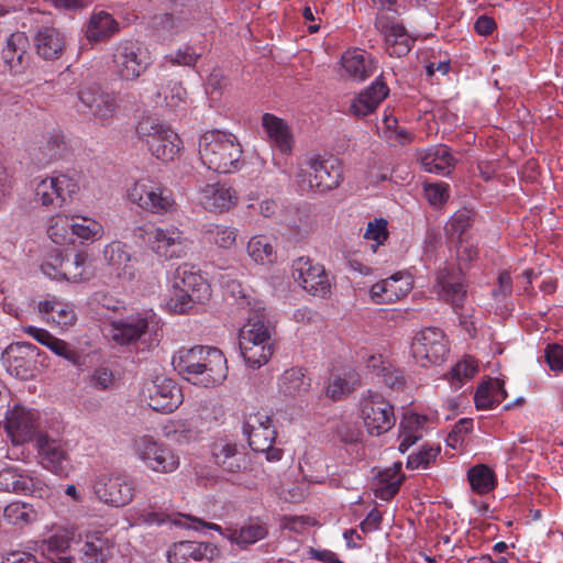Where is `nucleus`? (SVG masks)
Here are the masks:
<instances>
[{
	"label": "nucleus",
	"mask_w": 563,
	"mask_h": 563,
	"mask_svg": "<svg viewBox=\"0 0 563 563\" xmlns=\"http://www.w3.org/2000/svg\"><path fill=\"white\" fill-rule=\"evenodd\" d=\"M172 363L185 379L202 387L219 385L228 375L227 358L217 347L197 345L180 349Z\"/></svg>",
	"instance_id": "f257e3e1"
},
{
	"label": "nucleus",
	"mask_w": 563,
	"mask_h": 563,
	"mask_svg": "<svg viewBox=\"0 0 563 563\" xmlns=\"http://www.w3.org/2000/svg\"><path fill=\"white\" fill-rule=\"evenodd\" d=\"M242 146L232 133L219 130L208 131L199 139V155L202 163L220 174H228L240 168Z\"/></svg>",
	"instance_id": "f03ea898"
},
{
	"label": "nucleus",
	"mask_w": 563,
	"mask_h": 563,
	"mask_svg": "<svg viewBox=\"0 0 563 563\" xmlns=\"http://www.w3.org/2000/svg\"><path fill=\"white\" fill-rule=\"evenodd\" d=\"M342 167L339 159L330 156H312L307 159L306 168L297 174L298 186L303 191L328 192L340 186Z\"/></svg>",
	"instance_id": "7ed1b4c3"
},
{
	"label": "nucleus",
	"mask_w": 563,
	"mask_h": 563,
	"mask_svg": "<svg viewBox=\"0 0 563 563\" xmlns=\"http://www.w3.org/2000/svg\"><path fill=\"white\" fill-rule=\"evenodd\" d=\"M136 134L146 143L152 155L164 162L173 161L181 148L177 133L151 117L139 121Z\"/></svg>",
	"instance_id": "20e7f679"
},
{
	"label": "nucleus",
	"mask_w": 563,
	"mask_h": 563,
	"mask_svg": "<svg viewBox=\"0 0 563 563\" xmlns=\"http://www.w3.org/2000/svg\"><path fill=\"white\" fill-rule=\"evenodd\" d=\"M113 69L122 80H135L152 64L151 55L139 41H120L112 54Z\"/></svg>",
	"instance_id": "39448f33"
},
{
	"label": "nucleus",
	"mask_w": 563,
	"mask_h": 563,
	"mask_svg": "<svg viewBox=\"0 0 563 563\" xmlns=\"http://www.w3.org/2000/svg\"><path fill=\"white\" fill-rule=\"evenodd\" d=\"M243 431L253 451L266 453V459L271 462L282 459L283 450L273 446L277 432L266 412L250 415L244 422Z\"/></svg>",
	"instance_id": "423d86ee"
},
{
	"label": "nucleus",
	"mask_w": 563,
	"mask_h": 563,
	"mask_svg": "<svg viewBox=\"0 0 563 563\" xmlns=\"http://www.w3.org/2000/svg\"><path fill=\"white\" fill-rule=\"evenodd\" d=\"M448 353L445 334L439 328H424L418 331L412 339V357L423 367L442 364Z\"/></svg>",
	"instance_id": "0eeeda50"
},
{
	"label": "nucleus",
	"mask_w": 563,
	"mask_h": 563,
	"mask_svg": "<svg viewBox=\"0 0 563 563\" xmlns=\"http://www.w3.org/2000/svg\"><path fill=\"white\" fill-rule=\"evenodd\" d=\"M128 196L131 202L157 214L169 212L175 205L170 191L151 179L136 181L129 189Z\"/></svg>",
	"instance_id": "6e6552de"
},
{
	"label": "nucleus",
	"mask_w": 563,
	"mask_h": 563,
	"mask_svg": "<svg viewBox=\"0 0 563 563\" xmlns=\"http://www.w3.org/2000/svg\"><path fill=\"white\" fill-rule=\"evenodd\" d=\"M361 412L364 424L372 435L387 432L396 422L394 407L380 394L372 390L362 398Z\"/></svg>",
	"instance_id": "1a4fd4ad"
},
{
	"label": "nucleus",
	"mask_w": 563,
	"mask_h": 563,
	"mask_svg": "<svg viewBox=\"0 0 563 563\" xmlns=\"http://www.w3.org/2000/svg\"><path fill=\"white\" fill-rule=\"evenodd\" d=\"M79 183L76 178L58 174L36 183L34 192L35 200L44 207L60 208L69 198L71 199L79 191Z\"/></svg>",
	"instance_id": "9d476101"
},
{
	"label": "nucleus",
	"mask_w": 563,
	"mask_h": 563,
	"mask_svg": "<svg viewBox=\"0 0 563 563\" xmlns=\"http://www.w3.org/2000/svg\"><path fill=\"white\" fill-rule=\"evenodd\" d=\"M78 101L75 108L79 113L89 114L102 124L108 123L114 115L115 99L103 91L98 85H87L77 92Z\"/></svg>",
	"instance_id": "9b49d317"
},
{
	"label": "nucleus",
	"mask_w": 563,
	"mask_h": 563,
	"mask_svg": "<svg viewBox=\"0 0 563 563\" xmlns=\"http://www.w3.org/2000/svg\"><path fill=\"white\" fill-rule=\"evenodd\" d=\"M40 464L59 477H68L73 470L71 460L65 442L41 433L36 438Z\"/></svg>",
	"instance_id": "f8f14e48"
},
{
	"label": "nucleus",
	"mask_w": 563,
	"mask_h": 563,
	"mask_svg": "<svg viewBox=\"0 0 563 563\" xmlns=\"http://www.w3.org/2000/svg\"><path fill=\"white\" fill-rule=\"evenodd\" d=\"M40 350L29 342L11 343L2 353L1 360L8 373L22 380L31 379L36 373Z\"/></svg>",
	"instance_id": "ddd939ff"
},
{
	"label": "nucleus",
	"mask_w": 563,
	"mask_h": 563,
	"mask_svg": "<svg viewBox=\"0 0 563 563\" xmlns=\"http://www.w3.org/2000/svg\"><path fill=\"white\" fill-rule=\"evenodd\" d=\"M294 279L309 294L325 298L331 292V283L324 267L313 264L309 257H298L292 262Z\"/></svg>",
	"instance_id": "4468645a"
},
{
	"label": "nucleus",
	"mask_w": 563,
	"mask_h": 563,
	"mask_svg": "<svg viewBox=\"0 0 563 563\" xmlns=\"http://www.w3.org/2000/svg\"><path fill=\"white\" fill-rule=\"evenodd\" d=\"M435 280L434 287L439 298L450 303L453 310L459 313V310L464 307L467 294L462 268L454 264H445L444 267L438 271Z\"/></svg>",
	"instance_id": "2eb2a0df"
},
{
	"label": "nucleus",
	"mask_w": 563,
	"mask_h": 563,
	"mask_svg": "<svg viewBox=\"0 0 563 563\" xmlns=\"http://www.w3.org/2000/svg\"><path fill=\"white\" fill-rule=\"evenodd\" d=\"M4 428L14 444L32 441L41 434L40 412L22 405H14L7 412Z\"/></svg>",
	"instance_id": "dca6fc26"
},
{
	"label": "nucleus",
	"mask_w": 563,
	"mask_h": 563,
	"mask_svg": "<svg viewBox=\"0 0 563 563\" xmlns=\"http://www.w3.org/2000/svg\"><path fill=\"white\" fill-rule=\"evenodd\" d=\"M135 450L139 457L154 472L170 473L179 466V457L150 435L136 439Z\"/></svg>",
	"instance_id": "f3484780"
},
{
	"label": "nucleus",
	"mask_w": 563,
	"mask_h": 563,
	"mask_svg": "<svg viewBox=\"0 0 563 563\" xmlns=\"http://www.w3.org/2000/svg\"><path fill=\"white\" fill-rule=\"evenodd\" d=\"M93 490L97 497L107 505L123 507L134 496V485L124 476L102 474L97 477Z\"/></svg>",
	"instance_id": "a211bd4d"
},
{
	"label": "nucleus",
	"mask_w": 563,
	"mask_h": 563,
	"mask_svg": "<svg viewBox=\"0 0 563 563\" xmlns=\"http://www.w3.org/2000/svg\"><path fill=\"white\" fill-rule=\"evenodd\" d=\"M148 406L155 411L172 412L183 402L178 385L164 375L156 376L146 385Z\"/></svg>",
	"instance_id": "6ab92c4d"
},
{
	"label": "nucleus",
	"mask_w": 563,
	"mask_h": 563,
	"mask_svg": "<svg viewBox=\"0 0 563 563\" xmlns=\"http://www.w3.org/2000/svg\"><path fill=\"white\" fill-rule=\"evenodd\" d=\"M29 48L30 42L25 33H12L1 49L0 59L3 68L11 75L23 74L30 65L31 55Z\"/></svg>",
	"instance_id": "aec40b11"
},
{
	"label": "nucleus",
	"mask_w": 563,
	"mask_h": 563,
	"mask_svg": "<svg viewBox=\"0 0 563 563\" xmlns=\"http://www.w3.org/2000/svg\"><path fill=\"white\" fill-rule=\"evenodd\" d=\"M374 25L384 35L386 51L389 56L402 57L410 52L413 41L408 35L404 25L386 15H377Z\"/></svg>",
	"instance_id": "412c9836"
},
{
	"label": "nucleus",
	"mask_w": 563,
	"mask_h": 563,
	"mask_svg": "<svg viewBox=\"0 0 563 563\" xmlns=\"http://www.w3.org/2000/svg\"><path fill=\"white\" fill-rule=\"evenodd\" d=\"M250 309L252 313L239 334L240 350L244 349L246 341L250 344L253 343V345H263V342L271 340L274 333V328L271 325L265 308L262 307L261 302H254Z\"/></svg>",
	"instance_id": "4be33fe9"
},
{
	"label": "nucleus",
	"mask_w": 563,
	"mask_h": 563,
	"mask_svg": "<svg viewBox=\"0 0 563 563\" xmlns=\"http://www.w3.org/2000/svg\"><path fill=\"white\" fill-rule=\"evenodd\" d=\"M147 234V240L158 256L170 260L181 257L185 254L186 239L177 228H155Z\"/></svg>",
	"instance_id": "5701e85b"
},
{
	"label": "nucleus",
	"mask_w": 563,
	"mask_h": 563,
	"mask_svg": "<svg viewBox=\"0 0 563 563\" xmlns=\"http://www.w3.org/2000/svg\"><path fill=\"white\" fill-rule=\"evenodd\" d=\"M219 555L218 548L212 543L181 541L168 551L169 563H210Z\"/></svg>",
	"instance_id": "b1692460"
},
{
	"label": "nucleus",
	"mask_w": 563,
	"mask_h": 563,
	"mask_svg": "<svg viewBox=\"0 0 563 563\" xmlns=\"http://www.w3.org/2000/svg\"><path fill=\"white\" fill-rule=\"evenodd\" d=\"M153 323V317L147 314H131L111 323V339L120 345H126L140 340Z\"/></svg>",
	"instance_id": "393cba45"
},
{
	"label": "nucleus",
	"mask_w": 563,
	"mask_h": 563,
	"mask_svg": "<svg viewBox=\"0 0 563 563\" xmlns=\"http://www.w3.org/2000/svg\"><path fill=\"white\" fill-rule=\"evenodd\" d=\"M175 287L190 294L191 300L205 303L211 297V287L208 282L188 264L180 265L174 275Z\"/></svg>",
	"instance_id": "a878e982"
},
{
	"label": "nucleus",
	"mask_w": 563,
	"mask_h": 563,
	"mask_svg": "<svg viewBox=\"0 0 563 563\" xmlns=\"http://www.w3.org/2000/svg\"><path fill=\"white\" fill-rule=\"evenodd\" d=\"M103 257L111 272L119 278L131 280L135 277L136 260L132 257L128 246L121 242H112L103 250Z\"/></svg>",
	"instance_id": "bb28decb"
},
{
	"label": "nucleus",
	"mask_w": 563,
	"mask_h": 563,
	"mask_svg": "<svg viewBox=\"0 0 563 563\" xmlns=\"http://www.w3.org/2000/svg\"><path fill=\"white\" fill-rule=\"evenodd\" d=\"M199 201L208 211L224 212L238 202V196L231 187L216 183L201 188Z\"/></svg>",
	"instance_id": "cd10ccee"
},
{
	"label": "nucleus",
	"mask_w": 563,
	"mask_h": 563,
	"mask_svg": "<svg viewBox=\"0 0 563 563\" xmlns=\"http://www.w3.org/2000/svg\"><path fill=\"white\" fill-rule=\"evenodd\" d=\"M341 65L349 78L358 81L371 77L377 68L375 58L358 48L346 51L342 55Z\"/></svg>",
	"instance_id": "c85d7f7f"
},
{
	"label": "nucleus",
	"mask_w": 563,
	"mask_h": 563,
	"mask_svg": "<svg viewBox=\"0 0 563 563\" xmlns=\"http://www.w3.org/2000/svg\"><path fill=\"white\" fill-rule=\"evenodd\" d=\"M34 46L37 55L43 59L56 60L66 47L65 36L56 27L42 26L35 33Z\"/></svg>",
	"instance_id": "c756f323"
},
{
	"label": "nucleus",
	"mask_w": 563,
	"mask_h": 563,
	"mask_svg": "<svg viewBox=\"0 0 563 563\" xmlns=\"http://www.w3.org/2000/svg\"><path fill=\"white\" fill-rule=\"evenodd\" d=\"M388 93L389 88L387 85L383 80L377 79L352 101L350 113L357 118L373 113Z\"/></svg>",
	"instance_id": "7c9ffc66"
},
{
	"label": "nucleus",
	"mask_w": 563,
	"mask_h": 563,
	"mask_svg": "<svg viewBox=\"0 0 563 563\" xmlns=\"http://www.w3.org/2000/svg\"><path fill=\"white\" fill-rule=\"evenodd\" d=\"M310 387L311 378L300 367L286 369L278 378V390L284 397L302 398Z\"/></svg>",
	"instance_id": "2f4dec72"
},
{
	"label": "nucleus",
	"mask_w": 563,
	"mask_h": 563,
	"mask_svg": "<svg viewBox=\"0 0 563 563\" xmlns=\"http://www.w3.org/2000/svg\"><path fill=\"white\" fill-rule=\"evenodd\" d=\"M38 312L47 322H53L60 328H68L77 320L74 306L56 298L40 301Z\"/></svg>",
	"instance_id": "473e14b6"
},
{
	"label": "nucleus",
	"mask_w": 563,
	"mask_h": 563,
	"mask_svg": "<svg viewBox=\"0 0 563 563\" xmlns=\"http://www.w3.org/2000/svg\"><path fill=\"white\" fill-rule=\"evenodd\" d=\"M401 462H396L391 467L380 471L375 477V496L382 500L391 499L399 490L405 478L401 474Z\"/></svg>",
	"instance_id": "72a5a7b5"
},
{
	"label": "nucleus",
	"mask_w": 563,
	"mask_h": 563,
	"mask_svg": "<svg viewBox=\"0 0 563 563\" xmlns=\"http://www.w3.org/2000/svg\"><path fill=\"white\" fill-rule=\"evenodd\" d=\"M421 166L426 172L439 175H449L454 168L455 158L446 145L433 146L420 157Z\"/></svg>",
	"instance_id": "f704fd0d"
},
{
	"label": "nucleus",
	"mask_w": 563,
	"mask_h": 563,
	"mask_svg": "<svg viewBox=\"0 0 563 563\" xmlns=\"http://www.w3.org/2000/svg\"><path fill=\"white\" fill-rule=\"evenodd\" d=\"M262 124L271 142L282 153H289L292 146V135L289 126L274 114L265 113L262 118Z\"/></svg>",
	"instance_id": "c9c22d12"
},
{
	"label": "nucleus",
	"mask_w": 563,
	"mask_h": 563,
	"mask_svg": "<svg viewBox=\"0 0 563 563\" xmlns=\"http://www.w3.org/2000/svg\"><path fill=\"white\" fill-rule=\"evenodd\" d=\"M117 32H119V23L104 11L93 13L86 27V36L89 42L107 41Z\"/></svg>",
	"instance_id": "e433bc0d"
},
{
	"label": "nucleus",
	"mask_w": 563,
	"mask_h": 563,
	"mask_svg": "<svg viewBox=\"0 0 563 563\" xmlns=\"http://www.w3.org/2000/svg\"><path fill=\"white\" fill-rule=\"evenodd\" d=\"M507 394L499 379L483 382L476 389L474 401L478 410H487L498 406Z\"/></svg>",
	"instance_id": "4c0bfd02"
},
{
	"label": "nucleus",
	"mask_w": 563,
	"mask_h": 563,
	"mask_svg": "<svg viewBox=\"0 0 563 563\" xmlns=\"http://www.w3.org/2000/svg\"><path fill=\"white\" fill-rule=\"evenodd\" d=\"M112 542L102 534L87 537L81 549L82 560L86 563H106L112 554Z\"/></svg>",
	"instance_id": "58836bf2"
},
{
	"label": "nucleus",
	"mask_w": 563,
	"mask_h": 563,
	"mask_svg": "<svg viewBox=\"0 0 563 563\" xmlns=\"http://www.w3.org/2000/svg\"><path fill=\"white\" fill-rule=\"evenodd\" d=\"M70 547V538L65 534H53L41 545L43 555L52 561L58 563H71L74 558L68 554Z\"/></svg>",
	"instance_id": "ea45409f"
},
{
	"label": "nucleus",
	"mask_w": 563,
	"mask_h": 563,
	"mask_svg": "<svg viewBox=\"0 0 563 563\" xmlns=\"http://www.w3.org/2000/svg\"><path fill=\"white\" fill-rule=\"evenodd\" d=\"M267 528L258 522H251L241 528L227 529L225 537L241 547L253 544L267 536Z\"/></svg>",
	"instance_id": "a19ab883"
},
{
	"label": "nucleus",
	"mask_w": 563,
	"mask_h": 563,
	"mask_svg": "<svg viewBox=\"0 0 563 563\" xmlns=\"http://www.w3.org/2000/svg\"><path fill=\"white\" fill-rule=\"evenodd\" d=\"M88 260V254L85 252L76 253L71 258L66 257V261H59L57 266H54V278L63 277L71 282H80L85 275V265Z\"/></svg>",
	"instance_id": "79ce46f5"
},
{
	"label": "nucleus",
	"mask_w": 563,
	"mask_h": 563,
	"mask_svg": "<svg viewBox=\"0 0 563 563\" xmlns=\"http://www.w3.org/2000/svg\"><path fill=\"white\" fill-rule=\"evenodd\" d=\"M240 351L244 362L250 367L260 368L271 360L274 353L273 339L263 342V345H253V343L250 344L249 341H246L244 349Z\"/></svg>",
	"instance_id": "37998d69"
},
{
	"label": "nucleus",
	"mask_w": 563,
	"mask_h": 563,
	"mask_svg": "<svg viewBox=\"0 0 563 563\" xmlns=\"http://www.w3.org/2000/svg\"><path fill=\"white\" fill-rule=\"evenodd\" d=\"M3 517L10 525L22 528L37 519V511L30 504L14 501L3 509Z\"/></svg>",
	"instance_id": "c03bdc74"
},
{
	"label": "nucleus",
	"mask_w": 563,
	"mask_h": 563,
	"mask_svg": "<svg viewBox=\"0 0 563 563\" xmlns=\"http://www.w3.org/2000/svg\"><path fill=\"white\" fill-rule=\"evenodd\" d=\"M467 478L472 489L477 494H487L493 490L496 485L494 472L484 464L470 468Z\"/></svg>",
	"instance_id": "a18cd8bd"
},
{
	"label": "nucleus",
	"mask_w": 563,
	"mask_h": 563,
	"mask_svg": "<svg viewBox=\"0 0 563 563\" xmlns=\"http://www.w3.org/2000/svg\"><path fill=\"white\" fill-rule=\"evenodd\" d=\"M475 212L471 209L463 208L457 210L445 225V233L451 238L456 236L459 243H462V236L473 225Z\"/></svg>",
	"instance_id": "49530a36"
},
{
	"label": "nucleus",
	"mask_w": 563,
	"mask_h": 563,
	"mask_svg": "<svg viewBox=\"0 0 563 563\" xmlns=\"http://www.w3.org/2000/svg\"><path fill=\"white\" fill-rule=\"evenodd\" d=\"M151 26L162 38H169L185 26L180 18H175L173 13L155 14L151 19Z\"/></svg>",
	"instance_id": "de8ad7c7"
},
{
	"label": "nucleus",
	"mask_w": 563,
	"mask_h": 563,
	"mask_svg": "<svg viewBox=\"0 0 563 563\" xmlns=\"http://www.w3.org/2000/svg\"><path fill=\"white\" fill-rule=\"evenodd\" d=\"M424 421L426 418L418 415L410 416L401 421L400 427L402 428V432L400 433L401 440L399 443V451L401 453H405L421 438V434L417 433V431L423 426Z\"/></svg>",
	"instance_id": "09e8293b"
},
{
	"label": "nucleus",
	"mask_w": 563,
	"mask_h": 563,
	"mask_svg": "<svg viewBox=\"0 0 563 563\" xmlns=\"http://www.w3.org/2000/svg\"><path fill=\"white\" fill-rule=\"evenodd\" d=\"M250 256L260 264H269L274 262V249L266 236H253L247 244Z\"/></svg>",
	"instance_id": "8fccbe9b"
},
{
	"label": "nucleus",
	"mask_w": 563,
	"mask_h": 563,
	"mask_svg": "<svg viewBox=\"0 0 563 563\" xmlns=\"http://www.w3.org/2000/svg\"><path fill=\"white\" fill-rule=\"evenodd\" d=\"M134 525L162 526L170 522V516L152 506L134 509L131 515Z\"/></svg>",
	"instance_id": "3c124183"
},
{
	"label": "nucleus",
	"mask_w": 563,
	"mask_h": 563,
	"mask_svg": "<svg viewBox=\"0 0 563 563\" xmlns=\"http://www.w3.org/2000/svg\"><path fill=\"white\" fill-rule=\"evenodd\" d=\"M70 231L84 241H95L102 236L103 228L96 220L84 217L70 223Z\"/></svg>",
	"instance_id": "603ef678"
},
{
	"label": "nucleus",
	"mask_w": 563,
	"mask_h": 563,
	"mask_svg": "<svg viewBox=\"0 0 563 563\" xmlns=\"http://www.w3.org/2000/svg\"><path fill=\"white\" fill-rule=\"evenodd\" d=\"M208 241L213 242L219 247L230 249L236 240V232L233 228L210 224L206 230Z\"/></svg>",
	"instance_id": "864d4df0"
},
{
	"label": "nucleus",
	"mask_w": 563,
	"mask_h": 563,
	"mask_svg": "<svg viewBox=\"0 0 563 563\" xmlns=\"http://www.w3.org/2000/svg\"><path fill=\"white\" fill-rule=\"evenodd\" d=\"M19 494L44 499L49 496L51 488L40 476L24 474Z\"/></svg>",
	"instance_id": "5fc2aeb1"
},
{
	"label": "nucleus",
	"mask_w": 563,
	"mask_h": 563,
	"mask_svg": "<svg viewBox=\"0 0 563 563\" xmlns=\"http://www.w3.org/2000/svg\"><path fill=\"white\" fill-rule=\"evenodd\" d=\"M477 372V366L471 360L456 363L448 373L452 387L460 388L465 379H471Z\"/></svg>",
	"instance_id": "6e6d98bb"
},
{
	"label": "nucleus",
	"mask_w": 563,
	"mask_h": 563,
	"mask_svg": "<svg viewBox=\"0 0 563 563\" xmlns=\"http://www.w3.org/2000/svg\"><path fill=\"white\" fill-rule=\"evenodd\" d=\"M69 231L70 222L67 217L56 216L51 219L47 234L55 244H65L69 240Z\"/></svg>",
	"instance_id": "4d7b16f0"
},
{
	"label": "nucleus",
	"mask_w": 563,
	"mask_h": 563,
	"mask_svg": "<svg viewBox=\"0 0 563 563\" xmlns=\"http://www.w3.org/2000/svg\"><path fill=\"white\" fill-rule=\"evenodd\" d=\"M439 454L440 446L424 445L419 452L408 456L407 467L410 470L426 468L435 461Z\"/></svg>",
	"instance_id": "13d9d810"
},
{
	"label": "nucleus",
	"mask_w": 563,
	"mask_h": 563,
	"mask_svg": "<svg viewBox=\"0 0 563 563\" xmlns=\"http://www.w3.org/2000/svg\"><path fill=\"white\" fill-rule=\"evenodd\" d=\"M355 382L334 375L329 379L325 395L332 400H340L354 389Z\"/></svg>",
	"instance_id": "bf43d9fd"
},
{
	"label": "nucleus",
	"mask_w": 563,
	"mask_h": 563,
	"mask_svg": "<svg viewBox=\"0 0 563 563\" xmlns=\"http://www.w3.org/2000/svg\"><path fill=\"white\" fill-rule=\"evenodd\" d=\"M194 303H197V301L191 300L190 294L179 287H175V283H173V296L167 303L169 309L176 313H185L192 308Z\"/></svg>",
	"instance_id": "052dcab7"
},
{
	"label": "nucleus",
	"mask_w": 563,
	"mask_h": 563,
	"mask_svg": "<svg viewBox=\"0 0 563 563\" xmlns=\"http://www.w3.org/2000/svg\"><path fill=\"white\" fill-rule=\"evenodd\" d=\"M187 91L180 82H170L164 97L165 107L175 111L186 102Z\"/></svg>",
	"instance_id": "680f3d73"
},
{
	"label": "nucleus",
	"mask_w": 563,
	"mask_h": 563,
	"mask_svg": "<svg viewBox=\"0 0 563 563\" xmlns=\"http://www.w3.org/2000/svg\"><path fill=\"white\" fill-rule=\"evenodd\" d=\"M228 80L221 70L214 69L210 73L206 82V92L211 100H219L223 89L227 87Z\"/></svg>",
	"instance_id": "e2e57ef3"
},
{
	"label": "nucleus",
	"mask_w": 563,
	"mask_h": 563,
	"mask_svg": "<svg viewBox=\"0 0 563 563\" xmlns=\"http://www.w3.org/2000/svg\"><path fill=\"white\" fill-rule=\"evenodd\" d=\"M24 474L14 468L0 471V490L19 494Z\"/></svg>",
	"instance_id": "0e129e2a"
},
{
	"label": "nucleus",
	"mask_w": 563,
	"mask_h": 563,
	"mask_svg": "<svg viewBox=\"0 0 563 563\" xmlns=\"http://www.w3.org/2000/svg\"><path fill=\"white\" fill-rule=\"evenodd\" d=\"M424 195L431 206L441 207L449 199V186L446 184H427Z\"/></svg>",
	"instance_id": "69168bd1"
},
{
	"label": "nucleus",
	"mask_w": 563,
	"mask_h": 563,
	"mask_svg": "<svg viewBox=\"0 0 563 563\" xmlns=\"http://www.w3.org/2000/svg\"><path fill=\"white\" fill-rule=\"evenodd\" d=\"M200 54L196 53L191 46L179 48L175 54H169L165 58L172 65L178 66H195L199 59Z\"/></svg>",
	"instance_id": "338daca9"
},
{
	"label": "nucleus",
	"mask_w": 563,
	"mask_h": 563,
	"mask_svg": "<svg viewBox=\"0 0 563 563\" xmlns=\"http://www.w3.org/2000/svg\"><path fill=\"white\" fill-rule=\"evenodd\" d=\"M544 358L551 371H563V346L550 343L544 349Z\"/></svg>",
	"instance_id": "774afa93"
}]
</instances>
